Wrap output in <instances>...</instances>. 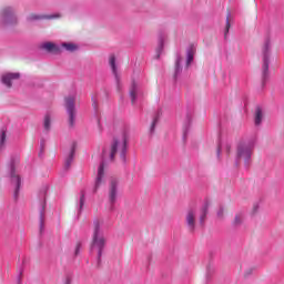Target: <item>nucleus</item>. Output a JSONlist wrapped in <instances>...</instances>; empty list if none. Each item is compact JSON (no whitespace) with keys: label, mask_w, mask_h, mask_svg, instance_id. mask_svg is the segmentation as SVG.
I'll return each instance as SVG.
<instances>
[{"label":"nucleus","mask_w":284,"mask_h":284,"mask_svg":"<svg viewBox=\"0 0 284 284\" xmlns=\"http://www.w3.org/2000/svg\"><path fill=\"white\" fill-rule=\"evenodd\" d=\"M83 205H85V191L80 192V202H79V214L83 211Z\"/></svg>","instance_id":"28"},{"label":"nucleus","mask_w":284,"mask_h":284,"mask_svg":"<svg viewBox=\"0 0 284 284\" xmlns=\"http://www.w3.org/2000/svg\"><path fill=\"white\" fill-rule=\"evenodd\" d=\"M109 64L112 69V72L114 74L115 81L119 85L121 83V77L119 75V71L116 69V57L114 54L110 55Z\"/></svg>","instance_id":"17"},{"label":"nucleus","mask_w":284,"mask_h":284,"mask_svg":"<svg viewBox=\"0 0 284 284\" xmlns=\"http://www.w3.org/2000/svg\"><path fill=\"white\" fill-rule=\"evenodd\" d=\"M236 159L237 161L243 159L245 168H250L252 163V145L246 142H240L237 144Z\"/></svg>","instance_id":"4"},{"label":"nucleus","mask_w":284,"mask_h":284,"mask_svg":"<svg viewBox=\"0 0 284 284\" xmlns=\"http://www.w3.org/2000/svg\"><path fill=\"white\" fill-rule=\"evenodd\" d=\"M119 145H121V140L118 138H113L110 150H109V160L114 162V158L116 156V152H119Z\"/></svg>","instance_id":"14"},{"label":"nucleus","mask_w":284,"mask_h":284,"mask_svg":"<svg viewBox=\"0 0 284 284\" xmlns=\"http://www.w3.org/2000/svg\"><path fill=\"white\" fill-rule=\"evenodd\" d=\"M74 154H77V142L72 143L71 149H70L69 153L65 156L64 170H68L69 168H71L72 162L74 161Z\"/></svg>","instance_id":"12"},{"label":"nucleus","mask_w":284,"mask_h":284,"mask_svg":"<svg viewBox=\"0 0 284 284\" xmlns=\"http://www.w3.org/2000/svg\"><path fill=\"white\" fill-rule=\"evenodd\" d=\"M158 48H156V59H161V54L163 53V48L165 47V33L160 32L158 38Z\"/></svg>","instance_id":"16"},{"label":"nucleus","mask_w":284,"mask_h":284,"mask_svg":"<svg viewBox=\"0 0 284 284\" xmlns=\"http://www.w3.org/2000/svg\"><path fill=\"white\" fill-rule=\"evenodd\" d=\"M22 274H23V271L20 272V274H19V276H18V278H17L18 284H21V276H22Z\"/></svg>","instance_id":"37"},{"label":"nucleus","mask_w":284,"mask_h":284,"mask_svg":"<svg viewBox=\"0 0 284 284\" xmlns=\"http://www.w3.org/2000/svg\"><path fill=\"white\" fill-rule=\"evenodd\" d=\"M17 165H19V158H11L9 162V175L11 184L14 185L13 199H19V192L21 190V175L17 174Z\"/></svg>","instance_id":"3"},{"label":"nucleus","mask_w":284,"mask_h":284,"mask_svg":"<svg viewBox=\"0 0 284 284\" xmlns=\"http://www.w3.org/2000/svg\"><path fill=\"white\" fill-rule=\"evenodd\" d=\"M1 21L4 26H17L19 23V18H17V12L12 7H6L1 10Z\"/></svg>","instance_id":"8"},{"label":"nucleus","mask_w":284,"mask_h":284,"mask_svg":"<svg viewBox=\"0 0 284 284\" xmlns=\"http://www.w3.org/2000/svg\"><path fill=\"white\" fill-rule=\"evenodd\" d=\"M119 196V182L116 180H111L109 186V203L111 205V210H114V205L116 204V197Z\"/></svg>","instance_id":"9"},{"label":"nucleus","mask_w":284,"mask_h":284,"mask_svg":"<svg viewBox=\"0 0 284 284\" xmlns=\"http://www.w3.org/2000/svg\"><path fill=\"white\" fill-rule=\"evenodd\" d=\"M62 48H64L68 52H77L79 50V47L74 43H62Z\"/></svg>","instance_id":"26"},{"label":"nucleus","mask_w":284,"mask_h":284,"mask_svg":"<svg viewBox=\"0 0 284 284\" xmlns=\"http://www.w3.org/2000/svg\"><path fill=\"white\" fill-rule=\"evenodd\" d=\"M48 194V186H44L41 189L39 196H40V209H39V227H40V234L43 233V230L45 227V196Z\"/></svg>","instance_id":"6"},{"label":"nucleus","mask_w":284,"mask_h":284,"mask_svg":"<svg viewBox=\"0 0 284 284\" xmlns=\"http://www.w3.org/2000/svg\"><path fill=\"white\" fill-rule=\"evenodd\" d=\"M196 54V47L194 44H190L186 49V68L192 65V61H194V55Z\"/></svg>","instance_id":"18"},{"label":"nucleus","mask_w":284,"mask_h":284,"mask_svg":"<svg viewBox=\"0 0 284 284\" xmlns=\"http://www.w3.org/2000/svg\"><path fill=\"white\" fill-rule=\"evenodd\" d=\"M91 101H92V106L94 110H99V102H97V99L94 98H91Z\"/></svg>","instance_id":"32"},{"label":"nucleus","mask_w":284,"mask_h":284,"mask_svg":"<svg viewBox=\"0 0 284 284\" xmlns=\"http://www.w3.org/2000/svg\"><path fill=\"white\" fill-rule=\"evenodd\" d=\"M105 156H108V150L103 149L102 155H101L102 161L98 168V174H97L95 183H94V187H93L94 194H97V192H99V189L101 187V185L103 183V176H105Z\"/></svg>","instance_id":"7"},{"label":"nucleus","mask_w":284,"mask_h":284,"mask_svg":"<svg viewBox=\"0 0 284 284\" xmlns=\"http://www.w3.org/2000/svg\"><path fill=\"white\" fill-rule=\"evenodd\" d=\"M243 221H245V214H243V212H240L235 214L234 220L231 223V226L234 230H237V227H241V225H243Z\"/></svg>","instance_id":"21"},{"label":"nucleus","mask_w":284,"mask_h":284,"mask_svg":"<svg viewBox=\"0 0 284 284\" xmlns=\"http://www.w3.org/2000/svg\"><path fill=\"white\" fill-rule=\"evenodd\" d=\"M6 145V129L1 130V135H0V148H3Z\"/></svg>","instance_id":"30"},{"label":"nucleus","mask_w":284,"mask_h":284,"mask_svg":"<svg viewBox=\"0 0 284 284\" xmlns=\"http://www.w3.org/2000/svg\"><path fill=\"white\" fill-rule=\"evenodd\" d=\"M226 152H227V154H230V150H232V145H230V144H226Z\"/></svg>","instance_id":"38"},{"label":"nucleus","mask_w":284,"mask_h":284,"mask_svg":"<svg viewBox=\"0 0 284 284\" xmlns=\"http://www.w3.org/2000/svg\"><path fill=\"white\" fill-rule=\"evenodd\" d=\"M64 284H72V277L71 276H67Z\"/></svg>","instance_id":"36"},{"label":"nucleus","mask_w":284,"mask_h":284,"mask_svg":"<svg viewBox=\"0 0 284 284\" xmlns=\"http://www.w3.org/2000/svg\"><path fill=\"white\" fill-rule=\"evenodd\" d=\"M210 210V200H205L201 207L200 213V225H205V219H207V212Z\"/></svg>","instance_id":"19"},{"label":"nucleus","mask_w":284,"mask_h":284,"mask_svg":"<svg viewBox=\"0 0 284 284\" xmlns=\"http://www.w3.org/2000/svg\"><path fill=\"white\" fill-rule=\"evenodd\" d=\"M108 243V240H105V236L103 235V231L101 230V222H99V219H95L93 221V235L92 241L90 245V252H98L97 263L98 267H101V256H103V251L105 250V245Z\"/></svg>","instance_id":"1"},{"label":"nucleus","mask_w":284,"mask_h":284,"mask_svg":"<svg viewBox=\"0 0 284 284\" xmlns=\"http://www.w3.org/2000/svg\"><path fill=\"white\" fill-rule=\"evenodd\" d=\"M44 151H45V140L42 139V140L40 141V152H39V156H41Z\"/></svg>","instance_id":"31"},{"label":"nucleus","mask_w":284,"mask_h":284,"mask_svg":"<svg viewBox=\"0 0 284 284\" xmlns=\"http://www.w3.org/2000/svg\"><path fill=\"white\" fill-rule=\"evenodd\" d=\"M79 252H81V242H78V243H77L74 255H75V256H79Z\"/></svg>","instance_id":"33"},{"label":"nucleus","mask_w":284,"mask_h":284,"mask_svg":"<svg viewBox=\"0 0 284 284\" xmlns=\"http://www.w3.org/2000/svg\"><path fill=\"white\" fill-rule=\"evenodd\" d=\"M216 156L217 159H221V143L217 145Z\"/></svg>","instance_id":"35"},{"label":"nucleus","mask_w":284,"mask_h":284,"mask_svg":"<svg viewBox=\"0 0 284 284\" xmlns=\"http://www.w3.org/2000/svg\"><path fill=\"white\" fill-rule=\"evenodd\" d=\"M182 61H183V58L181 55H176L174 79H176L179 77V74H181V72H183V67H181Z\"/></svg>","instance_id":"24"},{"label":"nucleus","mask_w":284,"mask_h":284,"mask_svg":"<svg viewBox=\"0 0 284 284\" xmlns=\"http://www.w3.org/2000/svg\"><path fill=\"white\" fill-rule=\"evenodd\" d=\"M64 108L69 116V126L74 128V121L77 120V98L74 95L64 98Z\"/></svg>","instance_id":"5"},{"label":"nucleus","mask_w":284,"mask_h":284,"mask_svg":"<svg viewBox=\"0 0 284 284\" xmlns=\"http://www.w3.org/2000/svg\"><path fill=\"white\" fill-rule=\"evenodd\" d=\"M42 50H47V52H50L51 54H61L62 49L61 47L52 43V42H45L41 45Z\"/></svg>","instance_id":"15"},{"label":"nucleus","mask_w":284,"mask_h":284,"mask_svg":"<svg viewBox=\"0 0 284 284\" xmlns=\"http://www.w3.org/2000/svg\"><path fill=\"white\" fill-rule=\"evenodd\" d=\"M230 17H232V13L229 12L227 16H226V27H225V31H224L225 39H227L230 28H232V24L230 23Z\"/></svg>","instance_id":"29"},{"label":"nucleus","mask_w":284,"mask_h":284,"mask_svg":"<svg viewBox=\"0 0 284 284\" xmlns=\"http://www.w3.org/2000/svg\"><path fill=\"white\" fill-rule=\"evenodd\" d=\"M183 139H184V141H185V139H187V130L184 131Z\"/></svg>","instance_id":"40"},{"label":"nucleus","mask_w":284,"mask_h":284,"mask_svg":"<svg viewBox=\"0 0 284 284\" xmlns=\"http://www.w3.org/2000/svg\"><path fill=\"white\" fill-rule=\"evenodd\" d=\"M225 210L223 207H220L217 211L219 219H223Z\"/></svg>","instance_id":"34"},{"label":"nucleus","mask_w":284,"mask_h":284,"mask_svg":"<svg viewBox=\"0 0 284 284\" xmlns=\"http://www.w3.org/2000/svg\"><path fill=\"white\" fill-rule=\"evenodd\" d=\"M253 270L250 268L248 272L245 273V276H250V274H252Z\"/></svg>","instance_id":"39"},{"label":"nucleus","mask_w":284,"mask_h":284,"mask_svg":"<svg viewBox=\"0 0 284 284\" xmlns=\"http://www.w3.org/2000/svg\"><path fill=\"white\" fill-rule=\"evenodd\" d=\"M272 51V40L266 38L262 47L263 64H262V85L267 83L270 79V52Z\"/></svg>","instance_id":"2"},{"label":"nucleus","mask_w":284,"mask_h":284,"mask_svg":"<svg viewBox=\"0 0 284 284\" xmlns=\"http://www.w3.org/2000/svg\"><path fill=\"white\" fill-rule=\"evenodd\" d=\"M21 79V73L19 72H8L2 74L1 77V83H3V85H7L8 88H12V81H17Z\"/></svg>","instance_id":"10"},{"label":"nucleus","mask_w":284,"mask_h":284,"mask_svg":"<svg viewBox=\"0 0 284 284\" xmlns=\"http://www.w3.org/2000/svg\"><path fill=\"white\" fill-rule=\"evenodd\" d=\"M256 210H258V206H254V212H256Z\"/></svg>","instance_id":"41"},{"label":"nucleus","mask_w":284,"mask_h":284,"mask_svg":"<svg viewBox=\"0 0 284 284\" xmlns=\"http://www.w3.org/2000/svg\"><path fill=\"white\" fill-rule=\"evenodd\" d=\"M57 17L59 16H39V14L32 13L27 18V21L32 22V21H41L43 19H57Z\"/></svg>","instance_id":"22"},{"label":"nucleus","mask_w":284,"mask_h":284,"mask_svg":"<svg viewBox=\"0 0 284 284\" xmlns=\"http://www.w3.org/2000/svg\"><path fill=\"white\" fill-rule=\"evenodd\" d=\"M186 225L190 232H194L196 230V211L191 209L186 213Z\"/></svg>","instance_id":"11"},{"label":"nucleus","mask_w":284,"mask_h":284,"mask_svg":"<svg viewBox=\"0 0 284 284\" xmlns=\"http://www.w3.org/2000/svg\"><path fill=\"white\" fill-rule=\"evenodd\" d=\"M161 119V111H158L153 118V121L151 123L150 132L151 134H154V130H156V125Z\"/></svg>","instance_id":"25"},{"label":"nucleus","mask_w":284,"mask_h":284,"mask_svg":"<svg viewBox=\"0 0 284 284\" xmlns=\"http://www.w3.org/2000/svg\"><path fill=\"white\" fill-rule=\"evenodd\" d=\"M128 154V135L125 133L122 135V145L120 149V159L125 163L126 158L125 155Z\"/></svg>","instance_id":"20"},{"label":"nucleus","mask_w":284,"mask_h":284,"mask_svg":"<svg viewBox=\"0 0 284 284\" xmlns=\"http://www.w3.org/2000/svg\"><path fill=\"white\" fill-rule=\"evenodd\" d=\"M254 123L256 126L263 123V109L261 106H256L255 109Z\"/></svg>","instance_id":"23"},{"label":"nucleus","mask_w":284,"mask_h":284,"mask_svg":"<svg viewBox=\"0 0 284 284\" xmlns=\"http://www.w3.org/2000/svg\"><path fill=\"white\" fill-rule=\"evenodd\" d=\"M52 125V120L50 118V114L44 115V122H43V128L47 132H50V128Z\"/></svg>","instance_id":"27"},{"label":"nucleus","mask_w":284,"mask_h":284,"mask_svg":"<svg viewBox=\"0 0 284 284\" xmlns=\"http://www.w3.org/2000/svg\"><path fill=\"white\" fill-rule=\"evenodd\" d=\"M139 94H141V91L139 90V84L136 83V81L133 80L129 91V97L131 99L132 105L136 103V99H139Z\"/></svg>","instance_id":"13"}]
</instances>
